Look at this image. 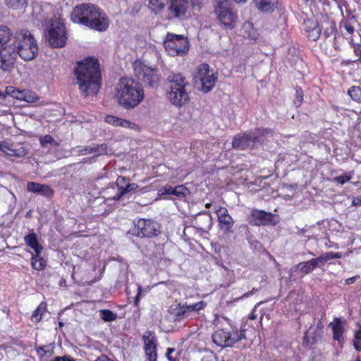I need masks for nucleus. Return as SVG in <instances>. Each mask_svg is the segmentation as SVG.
Masks as SVG:
<instances>
[{
  "label": "nucleus",
  "mask_w": 361,
  "mask_h": 361,
  "mask_svg": "<svg viewBox=\"0 0 361 361\" xmlns=\"http://www.w3.org/2000/svg\"><path fill=\"white\" fill-rule=\"evenodd\" d=\"M329 326L331 327L333 331V338L341 343L343 340V334L344 332L341 319L335 318L334 322L329 324Z\"/></svg>",
  "instance_id": "nucleus-23"
},
{
  "label": "nucleus",
  "mask_w": 361,
  "mask_h": 361,
  "mask_svg": "<svg viewBox=\"0 0 361 361\" xmlns=\"http://www.w3.org/2000/svg\"><path fill=\"white\" fill-rule=\"evenodd\" d=\"M99 317L103 321L109 322L116 319L117 314L109 310L104 309L99 310Z\"/></svg>",
  "instance_id": "nucleus-30"
},
{
  "label": "nucleus",
  "mask_w": 361,
  "mask_h": 361,
  "mask_svg": "<svg viewBox=\"0 0 361 361\" xmlns=\"http://www.w3.org/2000/svg\"><path fill=\"white\" fill-rule=\"evenodd\" d=\"M216 213L221 228L226 232L230 231L233 226L234 221L232 217L228 214V209L226 207H219V209L216 211Z\"/></svg>",
  "instance_id": "nucleus-18"
},
{
  "label": "nucleus",
  "mask_w": 361,
  "mask_h": 361,
  "mask_svg": "<svg viewBox=\"0 0 361 361\" xmlns=\"http://www.w3.org/2000/svg\"><path fill=\"white\" fill-rule=\"evenodd\" d=\"M12 47H7L0 54V69L10 71L20 56L29 61L35 59L39 51L36 39L27 30H20L12 37Z\"/></svg>",
  "instance_id": "nucleus-1"
},
{
  "label": "nucleus",
  "mask_w": 361,
  "mask_h": 361,
  "mask_svg": "<svg viewBox=\"0 0 361 361\" xmlns=\"http://www.w3.org/2000/svg\"><path fill=\"white\" fill-rule=\"evenodd\" d=\"M25 244L34 250L37 254H40L42 247L39 244L37 235L35 233L27 234L24 237Z\"/></svg>",
  "instance_id": "nucleus-24"
},
{
  "label": "nucleus",
  "mask_w": 361,
  "mask_h": 361,
  "mask_svg": "<svg viewBox=\"0 0 361 361\" xmlns=\"http://www.w3.org/2000/svg\"><path fill=\"white\" fill-rule=\"evenodd\" d=\"M117 185L119 187V193L113 197L114 200H119L126 193L133 191L138 188L136 183H127L126 186H123L126 183V178L119 176L117 179Z\"/></svg>",
  "instance_id": "nucleus-21"
},
{
  "label": "nucleus",
  "mask_w": 361,
  "mask_h": 361,
  "mask_svg": "<svg viewBox=\"0 0 361 361\" xmlns=\"http://www.w3.org/2000/svg\"><path fill=\"white\" fill-rule=\"evenodd\" d=\"M40 145L42 147H47V145H51L54 147H59L60 145L59 142L56 141L51 135H45L39 138Z\"/></svg>",
  "instance_id": "nucleus-36"
},
{
  "label": "nucleus",
  "mask_w": 361,
  "mask_h": 361,
  "mask_svg": "<svg viewBox=\"0 0 361 361\" xmlns=\"http://www.w3.org/2000/svg\"><path fill=\"white\" fill-rule=\"evenodd\" d=\"M357 276H353V277H350V278H348L345 280V283L347 284V285H350V284H353L355 282V280L357 279Z\"/></svg>",
  "instance_id": "nucleus-53"
},
{
  "label": "nucleus",
  "mask_w": 361,
  "mask_h": 361,
  "mask_svg": "<svg viewBox=\"0 0 361 361\" xmlns=\"http://www.w3.org/2000/svg\"><path fill=\"white\" fill-rule=\"evenodd\" d=\"M166 97L173 105L178 107L183 106L190 99L188 87L166 90Z\"/></svg>",
  "instance_id": "nucleus-14"
},
{
  "label": "nucleus",
  "mask_w": 361,
  "mask_h": 361,
  "mask_svg": "<svg viewBox=\"0 0 361 361\" xmlns=\"http://www.w3.org/2000/svg\"><path fill=\"white\" fill-rule=\"evenodd\" d=\"M188 87V81L180 73H171L166 80V90Z\"/></svg>",
  "instance_id": "nucleus-17"
},
{
  "label": "nucleus",
  "mask_w": 361,
  "mask_h": 361,
  "mask_svg": "<svg viewBox=\"0 0 361 361\" xmlns=\"http://www.w3.org/2000/svg\"><path fill=\"white\" fill-rule=\"evenodd\" d=\"M27 190L29 192L37 193L49 198L54 194V190L49 185L36 182H28L27 184Z\"/></svg>",
  "instance_id": "nucleus-19"
},
{
  "label": "nucleus",
  "mask_w": 361,
  "mask_h": 361,
  "mask_svg": "<svg viewBox=\"0 0 361 361\" xmlns=\"http://www.w3.org/2000/svg\"><path fill=\"white\" fill-rule=\"evenodd\" d=\"M252 134L254 137H255V140L257 143H260L262 142V138L267 137L269 135L273 134V130L270 128H258L255 129V130L251 131Z\"/></svg>",
  "instance_id": "nucleus-26"
},
{
  "label": "nucleus",
  "mask_w": 361,
  "mask_h": 361,
  "mask_svg": "<svg viewBox=\"0 0 361 361\" xmlns=\"http://www.w3.org/2000/svg\"><path fill=\"white\" fill-rule=\"evenodd\" d=\"M323 255H324L326 262L332 259H340L342 257V254L341 252H327Z\"/></svg>",
  "instance_id": "nucleus-44"
},
{
  "label": "nucleus",
  "mask_w": 361,
  "mask_h": 361,
  "mask_svg": "<svg viewBox=\"0 0 361 361\" xmlns=\"http://www.w3.org/2000/svg\"><path fill=\"white\" fill-rule=\"evenodd\" d=\"M94 361H113L105 355H102Z\"/></svg>",
  "instance_id": "nucleus-51"
},
{
  "label": "nucleus",
  "mask_w": 361,
  "mask_h": 361,
  "mask_svg": "<svg viewBox=\"0 0 361 361\" xmlns=\"http://www.w3.org/2000/svg\"><path fill=\"white\" fill-rule=\"evenodd\" d=\"M65 361H75L74 359L71 357L70 356L66 355Z\"/></svg>",
  "instance_id": "nucleus-59"
},
{
  "label": "nucleus",
  "mask_w": 361,
  "mask_h": 361,
  "mask_svg": "<svg viewBox=\"0 0 361 361\" xmlns=\"http://www.w3.org/2000/svg\"><path fill=\"white\" fill-rule=\"evenodd\" d=\"M195 85L199 86L204 92H209L214 86L216 78L212 70L209 69L208 64L202 63L199 66L195 77Z\"/></svg>",
  "instance_id": "nucleus-10"
},
{
  "label": "nucleus",
  "mask_w": 361,
  "mask_h": 361,
  "mask_svg": "<svg viewBox=\"0 0 361 361\" xmlns=\"http://www.w3.org/2000/svg\"><path fill=\"white\" fill-rule=\"evenodd\" d=\"M303 101V91L300 87L296 89V100L294 101V103L296 106H298L301 104Z\"/></svg>",
  "instance_id": "nucleus-45"
},
{
  "label": "nucleus",
  "mask_w": 361,
  "mask_h": 361,
  "mask_svg": "<svg viewBox=\"0 0 361 361\" xmlns=\"http://www.w3.org/2000/svg\"><path fill=\"white\" fill-rule=\"evenodd\" d=\"M31 264L34 269L41 271L44 269L46 262L42 257H39V254L35 253L31 259Z\"/></svg>",
  "instance_id": "nucleus-28"
},
{
  "label": "nucleus",
  "mask_w": 361,
  "mask_h": 361,
  "mask_svg": "<svg viewBox=\"0 0 361 361\" xmlns=\"http://www.w3.org/2000/svg\"><path fill=\"white\" fill-rule=\"evenodd\" d=\"M175 349L173 348H167L166 353L169 354H171L173 352H174Z\"/></svg>",
  "instance_id": "nucleus-60"
},
{
  "label": "nucleus",
  "mask_w": 361,
  "mask_h": 361,
  "mask_svg": "<svg viewBox=\"0 0 361 361\" xmlns=\"http://www.w3.org/2000/svg\"><path fill=\"white\" fill-rule=\"evenodd\" d=\"M76 152L78 155H87L88 154H93V157H97L99 156L108 154V146L106 143L93 144L92 145L90 146L77 147Z\"/></svg>",
  "instance_id": "nucleus-15"
},
{
  "label": "nucleus",
  "mask_w": 361,
  "mask_h": 361,
  "mask_svg": "<svg viewBox=\"0 0 361 361\" xmlns=\"http://www.w3.org/2000/svg\"><path fill=\"white\" fill-rule=\"evenodd\" d=\"M312 262L314 263L315 267L323 266L326 262V260L324 255H322L317 258H313V259H312Z\"/></svg>",
  "instance_id": "nucleus-46"
},
{
  "label": "nucleus",
  "mask_w": 361,
  "mask_h": 361,
  "mask_svg": "<svg viewBox=\"0 0 361 361\" xmlns=\"http://www.w3.org/2000/svg\"><path fill=\"white\" fill-rule=\"evenodd\" d=\"M160 229L161 226L157 221L140 219L130 233L137 237L152 238L157 236L161 233Z\"/></svg>",
  "instance_id": "nucleus-11"
},
{
  "label": "nucleus",
  "mask_w": 361,
  "mask_h": 361,
  "mask_svg": "<svg viewBox=\"0 0 361 361\" xmlns=\"http://www.w3.org/2000/svg\"><path fill=\"white\" fill-rule=\"evenodd\" d=\"M298 267L299 268L300 271L304 274H310L316 268L312 259L299 263L298 264Z\"/></svg>",
  "instance_id": "nucleus-33"
},
{
  "label": "nucleus",
  "mask_w": 361,
  "mask_h": 361,
  "mask_svg": "<svg viewBox=\"0 0 361 361\" xmlns=\"http://www.w3.org/2000/svg\"><path fill=\"white\" fill-rule=\"evenodd\" d=\"M186 310H187V312L189 311V312H192V311H195V312H197V311H200L202 309H204V307L206 306V302L203 300L202 301H200L197 303H194V304H192V305H184Z\"/></svg>",
  "instance_id": "nucleus-38"
},
{
  "label": "nucleus",
  "mask_w": 361,
  "mask_h": 361,
  "mask_svg": "<svg viewBox=\"0 0 361 361\" xmlns=\"http://www.w3.org/2000/svg\"><path fill=\"white\" fill-rule=\"evenodd\" d=\"M164 47L169 55L182 56L189 48L188 41L183 35L168 33L164 42Z\"/></svg>",
  "instance_id": "nucleus-8"
},
{
  "label": "nucleus",
  "mask_w": 361,
  "mask_h": 361,
  "mask_svg": "<svg viewBox=\"0 0 361 361\" xmlns=\"http://www.w3.org/2000/svg\"><path fill=\"white\" fill-rule=\"evenodd\" d=\"M174 316L176 320H178L187 316V310L184 305L178 304V307L175 310Z\"/></svg>",
  "instance_id": "nucleus-39"
},
{
  "label": "nucleus",
  "mask_w": 361,
  "mask_h": 361,
  "mask_svg": "<svg viewBox=\"0 0 361 361\" xmlns=\"http://www.w3.org/2000/svg\"><path fill=\"white\" fill-rule=\"evenodd\" d=\"M344 27L348 34H353L355 31V29L353 25L350 23H345Z\"/></svg>",
  "instance_id": "nucleus-50"
},
{
  "label": "nucleus",
  "mask_w": 361,
  "mask_h": 361,
  "mask_svg": "<svg viewBox=\"0 0 361 361\" xmlns=\"http://www.w3.org/2000/svg\"><path fill=\"white\" fill-rule=\"evenodd\" d=\"M79 90L84 97L96 95L101 85V72L97 59H86L77 63L74 69Z\"/></svg>",
  "instance_id": "nucleus-2"
},
{
  "label": "nucleus",
  "mask_w": 361,
  "mask_h": 361,
  "mask_svg": "<svg viewBox=\"0 0 361 361\" xmlns=\"http://www.w3.org/2000/svg\"><path fill=\"white\" fill-rule=\"evenodd\" d=\"M352 176L350 175L344 174L334 178V181L340 184H344L351 179Z\"/></svg>",
  "instance_id": "nucleus-43"
},
{
  "label": "nucleus",
  "mask_w": 361,
  "mask_h": 361,
  "mask_svg": "<svg viewBox=\"0 0 361 361\" xmlns=\"http://www.w3.org/2000/svg\"><path fill=\"white\" fill-rule=\"evenodd\" d=\"M257 144L255 137L253 136L251 132L238 134L234 136L232 140V147L238 150L252 149Z\"/></svg>",
  "instance_id": "nucleus-13"
},
{
  "label": "nucleus",
  "mask_w": 361,
  "mask_h": 361,
  "mask_svg": "<svg viewBox=\"0 0 361 361\" xmlns=\"http://www.w3.org/2000/svg\"><path fill=\"white\" fill-rule=\"evenodd\" d=\"M47 309V304L45 302H42L37 308L33 312L31 319L33 322H39L42 319V315L45 312Z\"/></svg>",
  "instance_id": "nucleus-31"
},
{
  "label": "nucleus",
  "mask_w": 361,
  "mask_h": 361,
  "mask_svg": "<svg viewBox=\"0 0 361 361\" xmlns=\"http://www.w3.org/2000/svg\"><path fill=\"white\" fill-rule=\"evenodd\" d=\"M214 12L218 20L225 27L233 29L235 27L238 16L231 8L229 0H213Z\"/></svg>",
  "instance_id": "nucleus-6"
},
{
  "label": "nucleus",
  "mask_w": 361,
  "mask_h": 361,
  "mask_svg": "<svg viewBox=\"0 0 361 361\" xmlns=\"http://www.w3.org/2000/svg\"><path fill=\"white\" fill-rule=\"evenodd\" d=\"M23 92L24 90H20L13 86H8L5 90V93L6 95L11 96L18 100L22 99Z\"/></svg>",
  "instance_id": "nucleus-34"
},
{
  "label": "nucleus",
  "mask_w": 361,
  "mask_h": 361,
  "mask_svg": "<svg viewBox=\"0 0 361 361\" xmlns=\"http://www.w3.org/2000/svg\"><path fill=\"white\" fill-rule=\"evenodd\" d=\"M245 331V329H240V332H238L219 329L212 334V341L216 345L221 348L232 347L238 341L246 338Z\"/></svg>",
  "instance_id": "nucleus-7"
},
{
  "label": "nucleus",
  "mask_w": 361,
  "mask_h": 361,
  "mask_svg": "<svg viewBox=\"0 0 361 361\" xmlns=\"http://www.w3.org/2000/svg\"><path fill=\"white\" fill-rule=\"evenodd\" d=\"M348 94L351 99L358 103H361V87L359 86H352L348 90Z\"/></svg>",
  "instance_id": "nucleus-32"
},
{
  "label": "nucleus",
  "mask_w": 361,
  "mask_h": 361,
  "mask_svg": "<svg viewBox=\"0 0 361 361\" xmlns=\"http://www.w3.org/2000/svg\"><path fill=\"white\" fill-rule=\"evenodd\" d=\"M65 357H66V355H63V356H58V357H56L54 359L50 360V361H65Z\"/></svg>",
  "instance_id": "nucleus-56"
},
{
  "label": "nucleus",
  "mask_w": 361,
  "mask_h": 361,
  "mask_svg": "<svg viewBox=\"0 0 361 361\" xmlns=\"http://www.w3.org/2000/svg\"><path fill=\"white\" fill-rule=\"evenodd\" d=\"M21 100L25 101L28 103H34L39 100V97L33 92L28 90H24Z\"/></svg>",
  "instance_id": "nucleus-37"
},
{
  "label": "nucleus",
  "mask_w": 361,
  "mask_h": 361,
  "mask_svg": "<svg viewBox=\"0 0 361 361\" xmlns=\"http://www.w3.org/2000/svg\"><path fill=\"white\" fill-rule=\"evenodd\" d=\"M203 0H190L191 6L195 10H200L203 5Z\"/></svg>",
  "instance_id": "nucleus-48"
},
{
  "label": "nucleus",
  "mask_w": 361,
  "mask_h": 361,
  "mask_svg": "<svg viewBox=\"0 0 361 361\" xmlns=\"http://www.w3.org/2000/svg\"><path fill=\"white\" fill-rule=\"evenodd\" d=\"M166 357L168 360H169V358H172L173 357L171 355V354H169V353H166Z\"/></svg>",
  "instance_id": "nucleus-63"
},
{
  "label": "nucleus",
  "mask_w": 361,
  "mask_h": 361,
  "mask_svg": "<svg viewBox=\"0 0 361 361\" xmlns=\"http://www.w3.org/2000/svg\"><path fill=\"white\" fill-rule=\"evenodd\" d=\"M353 345L356 350L361 351V329L355 333Z\"/></svg>",
  "instance_id": "nucleus-41"
},
{
  "label": "nucleus",
  "mask_w": 361,
  "mask_h": 361,
  "mask_svg": "<svg viewBox=\"0 0 361 361\" xmlns=\"http://www.w3.org/2000/svg\"><path fill=\"white\" fill-rule=\"evenodd\" d=\"M115 90V99L120 106L128 110L138 106L145 97L141 84L127 77L119 79Z\"/></svg>",
  "instance_id": "nucleus-3"
},
{
  "label": "nucleus",
  "mask_w": 361,
  "mask_h": 361,
  "mask_svg": "<svg viewBox=\"0 0 361 361\" xmlns=\"http://www.w3.org/2000/svg\"><path fill=\"white\" fill-rule=\"evenodd\" d=\"M188 4V0H169L167 19L180 20L185 19Z\"/></svg>",
  "instance_id": "nucleus-12"
},
{
  "label": "nucleus",
  "mask_w": 361,
  "mask_h": 361,
  "mask_svg": "<svg viewBox=\"0 0 361 361\" xmlns=\"http://www.w3.org/2000/svg\"><path fill=\"white\" fill-rule=\"evenodd\" d=\"M140 289H141V287L139 286L138 287L139 292H138V293L137 294V295H136V297L135 298V305H137L139 300H140Z\"/></svg>",
  "instance_id": "nucleus-55"
},
{
  "label": "nucleus",
  "mask_w": 361,
  "mask_h": 361,
  "mask_svg": "<svg viewBox=\"0 0 361 361\" xmlns=\"http://www.w3.org/2000/svg\"><path fill=\"white\" fill-rule=\"evenodd\" d=\"M169 2V0H149V6L155 13H159Z\"/></svg>",
  "instance_id": "nucleus-27"
},
{
  "label": "nucleus",
  "mask_w": 361,
  "mask_h": 361,
  "mask_svg": "<svg viewBox=\"0 0 361 361\" xmlns=\"http://www.w3.org/2000/svg\"><path fill=\"white\" fill-rule=\"evenodd\" d=\"M118 119H119L118 117L111 116V115H108L105 117V121L109 124L114 126H118Z\"/></svg>",
  "instance_id": "nucleus-47"
},
{
  "label": "nucleus",
  "mask_w": 361,
  "mask_h": 361,
  "mask_svg": "<svg viewBox=\"0 0 361 361\" xmlns=\"http://www.w3.org/2000/svg\"><path fill=\"white\" fill-rule=\"evenodd\" d=\"M320 1L322 2V4L323 5H327V6H329V3L327 0H320Z\"/></svg>",
  "instance_id": "nucleus-62"
},
{
  "label": "nucleus",
  "mask_w": 361,
  "mask_h": 361,
  "mask_svg": "<svg viewBox=\"0 0 361 361\" xmlns=\"http://www.w3.org/2000/svg\"><path fill=\"white\" fill-rule=\"evenodd\" d=\"M256 317H256V315H255L253 312H252V313H251V314H250V317H249V318H250V319H252V320L255 319H256Z\"/></svg>",
  "instance_id": "nucleus-61"
},
{
  "label": "nucleus",
  "mask_w": 361,
  "mask_h": 361,
  "mask_svg": "<svg viewBox=\"0 0 361 361\" xmlns=\"http://www.w3.org/2000/svg\"><path fill=\"white\" fill-rule=\"evenodd\" d=\"M252 222L255 225H275L274 215L263 210H253L251 214Z\"/></svg>",
  "instance_id": "nucleus-16"
},
{
  "label": "nucleus",
  "mask_w": 361,
  "mask_h": 361,
  "mask_svg": "<svg viewBox=\"0 0 361 361\" xmlns=\"http://www.w3.org/2000/svg\"><path fill=\"white\" fill-rule=\"evenodd\" d=\"M255 6L262 12L273 11L277 4V0H254Z\"/></svg>",
  "instance_id": "nucleus-25"
},
{
  "label": "nucleus",
  "mask_w": 361,
  "mask_h": 361,
  "mask_svg": "<svg viewBox=\"0 0 361 361\" xmlns=\"http://www.w3.org/2000/svg\"><path fill=\"white\" fill-rule=\"evenodd\" d=\"M169 361H176V358H173V357H172V358H171V359L169 358Z\"/></svg>",
  "instance_id": "nucleus-64"
},
{
  "label": "nucleus",
  "mask_w": 361,
  "mask_h": 361,
  "mask_svg": "<svg viewBox=\"0 0 361 361\" xmlns=\"http://www.w3.org/2000/svg\"><path fill=\"white\" fill-rule=\"evenodd\" d=\"M134 73L137 80L150 87H155L158 85L159 77L157 69L148 67L142 63H136L134 66Z\"/></svg>",
  "instance_id": "nucleus-9"
},
{
  "label": "nucleus",
  "mask_w": 361,
  "mask_h": 361,
  "mask_svg": "<svg viewBox=\"0 0 361 361\" xmlns=\"http://www.w3.org/2000/svg\"><path fill=\"white\" fill-rule=\"evenodd\" d=\"M162 190V195H173L178 197H185L189 194L188 189L183 185H178L175 188L167 185Z\"/></svg>",
  "instance_id": "nucleus-22"
},
{
  "label": "nucleus",
  "mask_w": 361,
  "mask_h": 361,
  "mask_svg": "<svg viewBox=\"0 0 361 361\" xmlns=\"http://www.w3.org/2000/svg\"><path fill=\"white\" fill-rule=\"evenodd\" d=\"M75 23L87 26L98 31H104L109 26L107 18L96 6L90 4L77 5L71 15Z\"/></svg>",
  "instance_id": "nucleus-4"
},
{
  "label": "nucleus",
  "mask_w": 361,
  "mask_h": 361,
  "mask_svg": "<svg viewBox=\"0 0 361 361\" xmlns=\"http://www.w3.org/2000/svg\"><path fill=\"white\" fill-rule=\"evenodd\" d=\"M50 346L51 347V349L50 350H47V353H49L51 355L54 353V343L51 344Z\"/></svg>",
  "instance_id": "nucleus-57"
},
{
  "label": "nucleus",
  "mask_w": 361,
  "mask_h": 361,
  "mask_svg": "<svg viewBox=\"0 0 361 361\" xmlns=\"http://www.w3.org/2000/svg\"><path fill=\"white\" fill-rule=\"evenodd\" d=\"M45 348H46L45 345L40 346V347L37 348V353L39 354L41 352H42V355H44V354H47V350H45Z\"/></svg>",
  "instance_id": "nucleus-54"
},
{
  "label": "nucleus",
  "mask_w": 361,
  "mask_h": 361,
  "mask_svg": "<svg viewBox=\"0 0 361 361\" xmlns=\"http://www.w3.org/2000/svg\"><path fill=\"white\" fill-rule=\"evenodd\" d=\"M118 126L133 129L137 127V125L134 123L130 122V121L119 118Z\"/></svg>",
  "instance_id": "nucleus-42"
},
{
  "label": "nucleus",
  "mask_w": 361,
  "mask_h": 361,
  "mask_svg": "<svg viewBox=\"0 0 361 361\" xmlns=\"http://www.w3.org/2000/svg\"><path fill=\"white\" fill-rule=\"evenodd\" d=\"M256 290H257L256 289L253 288L251 291L244 293L240 298H238V300L247 298L250 295H252L253 293Z\"/></svg>",
  "instance_id": "nucleus-52"
},
{
  "label": "nucleus",
  "mask_w": 361,
  "mask_h": 361,
  "mask_svg": "<svg viewBox=\"0 0 361 361\" xmlns=\"http://www.w3.org/2000/svg\"><path fill=\"white\" fill-rule=\"evenodd\" d=\"M0 151L10 156L16 155V151L10 148L6 142H0Z\"/></svg>",
  "instance_id": "nucleus-40"
},
{
  "label": "nucleus",
  "mask_w": 361,
  "mask_h": 361,
  "mask_svg": "<svg viewBox=\"0 0 361 361\" xmlns=\"http://www.w3.org/2000/svg\"><path fill=\"white\" fill-rule=\"evenodd\" d=\"M311 30H307V37L310 40L316 41L320 36L321 29L317 26L316 22L311 23Z\"/></svg>",
  "instance_id": "nucleus-29"
},
{
  "label": "nucleus",
  "mask_w": 361,
  "mask_h": 361,
  "mask_svg": "<svg viewBox=\"0 0 361 361\" xmlns=\"http://www.w3.org/2000/svg\"><path fill=\"white\" fill-rule=\"evenodd\" d=\"M307 230L305 228H302L298 231V235H303L306 233Z\"/></svg>",
  "instance_id": "nucleus-58"
},
{
  "label": "nucleus",
  "mask_w": 361,
  "mask_h": 361,
  "mask_svg": "<svg viewBox=\"0 0 361 361\" xmlns=\"http://www.w3.org/2000/svg\"><path fill=\"white\" fill-rule=\"evenodd\" d=\"M352 205L361 206V195L353 197Z\"/></svg>",
  "instance_id": "nucleus-49"
},
{
  "label": "nucleus",
  "mask_w": 361,
  "mask_h": 361,
  "mask_svg": "<svg viewBox=\"0 0 361 361\" xmlns=\"http://www.w3.org/2000/svg\"><path fill=\"white\" fill-rule=\"evenodd\" d=\"M6 5L12 9H21L27 4V0H4Z\"/></svg>",
  "instance_id": "nucleus-35"
},
{
  "label": "nucleus",
  "mask_w": 361,
  "mask_h": 361,
  "mask_svg": "<svg viewBox=\"0 0 361 361\" xmlns=\"http://www.w3.org/2000/svg\"><path fill=\"white\" fill-rule=\"evenodd\" d=\"M143 341L145 353L148 356L149 361H157V345L154 341V338L144 336Z\"/></svg>",
  "instance_id": "nucleus-20"
},
{
  "label": "nucleus",
  "mask_w": 361,
  "mask_h": 361,
  "mask_svg": "<svg viewBox=\"0 0 361 361\" xmlns=\"http://www.w3.org/2000/svg\"><path fill=\"white\" fill-rule=\"evenodd\" d=\"M44 37L48 44L54 48H61L67 42V33L64 23L56 16L46 21Z\"/></svg>",
  "instance_id": "nucleus-5"
}]
</instances>
